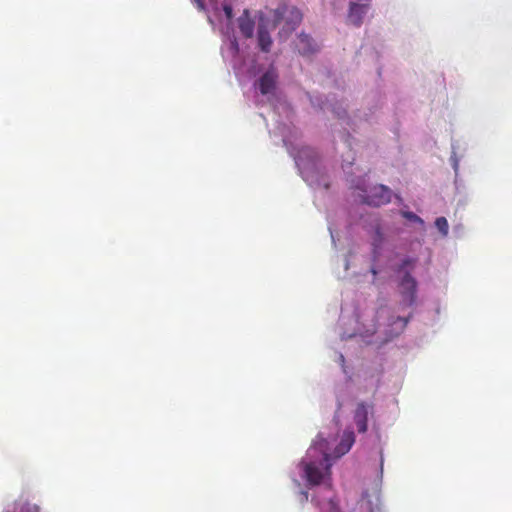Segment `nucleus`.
<instances>
[{
  "label": "nucleus",
  "mask_w": 512,
  "mask_h": 512,
  "mask_svg": "<svg viewBox=\"0 0 512 512\" xmlns=\"http://www.w3.org/2000/svg\"><path fill=\"white\" fill-rule=\"evenodd\" d=\"M399 289L402 296V303L405 306H412L416 300V280L409 273H405L399 283Z\"/></svg>",
  "instance_id": "obj_4"
},
{
  "label": "nucleus",
  "mask_w": 512,
  "mask_h": 512,
  "mask_svg": "<svg viewBox=\"0 0 512 512\" xmlns=\"http://www.w3.org/2000/svg\"><path fill=\"white\" fill-rule=\"evenodd\" d=\"M373 405L359 402L354 410L353 419L359 433H365L368 429V415L372 414Z\"/></svg>",
  "instance_id": "obj_5"
},
{
  "label": "nucleus",
  "mask_w": 512,
  "mask_h": 512,
  "mask_svg": "<svg viewBox=\"0 0 512 512\" xmlns=\"http://www.w3.org/2000/svg\"><path fill=\"white\" fill-rule=\"evenodd\" d=\"M223 11L228 20H232L233 18V9L230 5L226 4L223 6Z\"/></svg>",
  "instance_id": "obj_17"
},
{
  "label": "nucleus",
  "mask_w": 512,
  "mask_h": 512,
  "mask_svg": "<svg viewBox=\"0 0 512 512\" xmlns=\"http://www.w3.org/2000/svg\"><path fill=\"white\" fill-rule=\"evenodd\" d=\"M414 262H415V260H413V259H410V258L405 259L400 267V270L404 269L406 266H413Z\"/></svg>",
  "instance_id": "obj_19"
},
{
  "label": "nucleus",
  "mask_w": 512,
  "mask_h": 512,
  "mask_svg": "<svg viewBox=\"0 0 512 512\" xmlns=\"http://www.w3.org/2000/svg\"><path fill=\"white\" fill-rule=\"evenodd\" d=\"M302 18L303 15L297 7L283 5L274 11L273 28L284 22L283 30L290 33L301 23Z\"/></svg>",
  "instance_id": "obj_2"
},
{
  "label": "nucleus",
  "mask_w": 512,
  "mask_h": 512,
  "mask_svg": "<svg viewBox=\"0 0 512 512\" xmlns=\"http://www.w3.org/2000/svg\"><path fill=\"white\" fill-rule=\"evenodd\" d=\"M382 240H383V235L381 233L380 228L377 227L375 230V239H374V243H373L374 247L378 248L381 245Z\"/></svg>",
  "instance_id": "obj_16"
},
{
  "label": "nucleus",
  "mask_w": 512,
  "mask_h": 512,
  "mask_svg": "<svg viewBox=\"0 0 512 512\" xmlns=\"http://www.w3.org/2000/svg\"><path fill=\"white\" fill-rule=\"evenodd\" d=\"M402 215L404 218H406L410 221L423 223L422 219L413 212L405 211V212H402Z\"/></svg>",
  "instance_id": "obj_15"
},
{
  "label": "nucleus",
  "mask_w": 512,
  "mask_h": 512,
  "mask_svg": "<svg viewBox=\"0 0 512 512\" xmlns=\"http://www.w3.org/2000/svg\"><path fill=\"white\" fill-rule=\"evenodd\" d=\"M258 45L261 51L263 52H269L271 50L272 46V39L270 37L269 32L266 29V26L264 25V19L261 17L259 26H258Z\"/></svg>",
  "instance_id": "obj_11"
},
{
  "label": "nucleus",
  "mask_w": 512,
  "mask_h": 512,
  "mask_svg": "<svg viewBox=\"0 0 512 512\" xmlns=\"http://www.w3.org/2000/svg\"><path fill=\"white\" fill-rule=\"evenodd\" d=\"M392 191L384 185H375L361 195L362 202L374 207H380L391 201Z\"/></svg>",
  "instance_id": "obj_3"
},
{
  "label": "nucleus",
  "mask_w": 512,
  "mask_h": 512,
  "mask_svg": "<svg viewBox=\"0 0 512 512\" xmlns=\"http://www.w3.org/2000/svg\"><path fill=\"white\" fill-rule=\"evenodd\" d=\"M355 442L353 431H344L340 443L336 446L331 454L332 460L338 459L348 453Z\"/></svg>",
  "instance_id": "obj_8"
},
{
  "label": "nucleus",
  "mask_w": 512,
  "mask_h": 512,
  "mask_svg": "<svg viewBox=\"0 0 512 512\" xmlns=\"http://www.w3.org/2000/svg\"><path fill=\"white\" fill-rule=\"evenodd\" d=\"M409 322V317H396L391 323L390 326H395L390 331V338L398 336L400 333L403 332V330L406 328L407 324Z\"/></svg>",
  "instance_id": "obj_12"
},
{
  "label": "nucleus",
  "mask_w": 512,
  "mask_h": 512,
  "mask_svg": "<svg viewBox=\"0 0 512 512\" xmlns=\"http://www.w3.org/2000/svg\"><path fill=\"white\" fill-rule=\"evenodd\" d=\"M238 27L245 38H252L254 35L255 22L250 17L248 9H245L242 15L238 18Z\"/></svg>",
  "instance_id": "obj_9"
},
{
  "label": "nucleus",
  "mask_w": 512,
  "mask_h": 512,
  "mask_svg": "<svg viewBox=\"0 0 512 512\" xmlns=\"http://www.w3.org/2000/svg\"><path fill=\"white\" fill-rule=\"evenodd\" d=\"M295 46L302 56L313 55L319 50V46L314 39L305 33H301L298 36Z\"/></svg>",
  "instance_id": "obj_7"
},
{
  "label": "nucleus",
  "mask_w": 512,
  "mask_h": 512,
  "mask_svg": "<svg viewBox=\"0 0 512 512\" xmlns=\"http://www.w3.org/2000/svg\"><path fill=\"white\" fill-rule=\"evenodd\" d=\"M369 9L368 3L350 2L347 14V21L349 24L360 27L363 24L364 17Z\"/></svg>",
  "instance_id": "obj_6"
},
{
  "label": "nucleus",
  "mask_w": 512,
  "mask_h": 512,
  "mask_svg": "<svg viewBox=\"0 0 512 512\" xmlns=\"http://www.w3.org/2000/svg\"><path fill=\"white\" fill-rule=\"evenodd\" d=\"M435 226L442 235L446 236L448 234L449 225L445 217H438L435 221Z\"/></svg>",
  "instance_id": "obj_13"
},
{
  "label": "nucleus",
  "mask_w": 512,
  "mask_h": 512,
  "mask_svg": "<svg viewBox=\"0 0 512 512\" xmlns=\"http://www.w3.org/2000/svg\"><path fill=\"white\" fill-rule=\"evenodd\" d=\"M371 272L376 275L377 274V271L375 269H372Z\"/></svg>",
  "instance_id": "obj_22"
},
{
  "label": "nucleus",
  "mask_w": 512,
  "mask_h": 512,
  "mask_svg": "<svg viewBox=\"0 0 512 512\" xmlns=\"http://www.w3.org/2000/svg\"><path fill=\"white\" fill-rule=\"evenodd\" d=\"M192 1L196 4V6H197L199 11H204L205 10V2H204V0H192Z\"/></svg>",
  "instance_id": "obj_18"
},
{
  "label": "nucleus",
  "mask_w": 512,
  "mask_h": 512,
  "mask_svg": "<svg viewBox=\"0 0 512 512\" xmlns=\"http://www.w3.org/2000/svg\"><path fill=\"white\" fill-rule=\"evenodd\" d=\"M302 152H311V150L309 148H306V149H303Z\"/></svg>",
  "instance_id": "obj_21"
},
{
  "label": "nucleus",
  "mask_w": 512,
  "mask_h": 512,
  "mask_svg": "<svg viewBox=\"0 0 512 512\" xmlns=\"http://www.w3.org/2000/svg\"><path fill=\"white\" fill-rule=\"evenodd\" d=\"M277 75L274 71L265 72L258 81V87L262 95H267L274 91L276 87Z\"/></svg>",
  "instance_id": "obj_10"
},
{
  "label": "nucleus",
  "mask_w": 512,
  "mask_h": 512,
  "mask_svg": "<svg viewBox=\"0 0 512 512\" xmlns=\"http://www.w3.org/2000/svg\"><path fill=\"white\" fill-rule=\"evenodd\" d=\"M303 495H304L305 499L307 500V498H308V493H307V492H303Z\"/></svg>",
  "instance_id": "obj_20"
},
{
  "label": "nucleus",
  "mask_w": 512,
  "mask_h": 512,
  "mask_svg": "<svg viewBox=\"0 0 512 512\" xmlns=\"http://www.w3.org/2000/svg\"><path fill=\"white\" fill-rule=\"evenodd\" d=\"M332 461L327 439L318 435L308 449L306 458L300 463L303 477L307 483L311 486L319 485L326 477H329Z\"/></svg>",
  "instance_id": "obj_1"
},
{
  "label": "nucleus",
  "mask_w": 512,
  "mask_h": 512,
  "mask_svg": "<svg viewBox=\"0 0 512 512\" xmlns=\"http://www.w3.org/2000/svg\"><path fill=\"white\" fill-rule=\"evenodd\" d=\"M321 512H340L338 502L330 498L325 507L320 506Z\"/></svg>",
  "instance_id": "obj_14"
}]
</instances>
